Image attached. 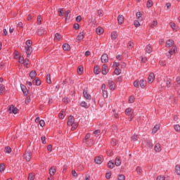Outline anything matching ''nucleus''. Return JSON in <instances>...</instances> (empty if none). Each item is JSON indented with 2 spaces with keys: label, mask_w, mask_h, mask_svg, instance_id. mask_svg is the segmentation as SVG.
<instances>
[{
  "label": "nucleus",
  "mask_w": 180,
  "mask_h": 180,
  "mask_svg": "<svg viewBox=\"0 0 180 180\" xmlns=\"http://www.w3.org/2000/svg\"><path fill=\"white\" fill-rule=\"evenodd\" d=\"M108 86L110 89V91H115V89H116V84L115 83V82H113V79H108Z\"/></svg>",
  "instance_id": "nucleus-1"
},
{
  "label": "nucleus",
  "mask_w": 180,
  "mask_h": 180,
  "mask_svg": "<svg viewBox=\"0 0 180 180\" xmlns=\"http://www.w3.org/2000/svg\"><path fill=\"white\" fill-rule=\"evenodd\" d=\"M8 112L9 113H13L14 115H18V113H19V110L18 109V108L13 105H11L8 109Z\"/></svg>",
  "instance_id": "nucleus-2"
},
{
  "label": "nucleus",
  "mask_w": 180,
  "mask_h": 180,
  "mask_svg": "<svg viewBox=\"0 0 180 180\" xmlns=\"http://www.w3.org/2000/svg\"><path fill=\"white\" fill-rule=\"evenodd\" d=\"M109 61V56H108L107 53H104L101 56V62L103 63H106Z\"/></svg>",
  "instance_id": "nucleus-3"
},
{
  "label": "nucleus",
  "mask_w": 180,
  "mask_h": 180,
  "mask_svg": "<svg viewBox=\"0 0 180 180\" xmlns=\"http://www.w3.org/2000/svg\"><path fill=\"white\" fill-rule=\"evenodd\" d=\"M144 143H146V147H147L148 148H153V142H151V141L148 139H145Z\"/></svg>",
  "instance_id": "nucleus-4"
},
{
  "label": "nucleus",
  "mask_w": 180,
  "mask_h": 180,
  "mask_svg": "<svg viewBox=\"0 0 180 180\" xmlns=\"http://www.w3.org/2000/svg\"><path fill=\"white\" fill-rule=\"evenodd\" d=\"M155 79V75H154V73H150L148 80L149 84H153L154 82V80Z\"/></svg>",
  "instance_id": "nucleus-5"
},
{
  "label": "nucleus",
  "mask_w": 180,
  "mask_h": 180,
  "mask_svg": "<svg viewBox=\"0 0 180 180\" xmlns=\"http://www.w3.org/2000/svg\"><path fill=\"white\" fill-rule=\"evenodd\" d=\"M169 26H170V27H172V30H174V32H178L179 27L176 25V24H175V22H169Z\"/></svg>",
  "instance_id": "nucleus-6"
},
{
  "label": "nucleus",
  "mask_w": 180,
  "mask_h": 180,
  "mask_svg": "<svg viewBox=\"0 0 180 180\" xmlns=\"http://www.w3.org/2000/svg\"><path fill=\"white\" fill-rule=\"evenodd\" d=\"M32 46H25V53L27 54V57H30V54H32Z\"/></svg>",
  "instance_id": "nucleus-7"
},
{
  "label": "nucleus",
  "mask_w": 180,
  "mask_h": 180,
  "mask_svg": "<svg viewBox=\"0 0 180 180\" xmlns=\"http://www.w3.org/2000/svg\"><path fill=\"white\" fill-rule=\"evenodd\" d=\"M75 122V119L74 118V117L72 116L69 117L68 121V126H72Z\"/></svg>",
  "instance_id": "nucleus-8"
},
{
  "label": "nucleus",
  "mask_w": 180,
  "mask_h": 180,
  "mask_svg": "<svg viewBox=\"0 0 180 180\" xmlns=\"http://www.w3.org/2000/svg\"><path fill=\"white\" fill-rule=\"evenodd\" d=\"M109 72V70H108V66L104 64L102 66V74L103 75H106V74H108V72Z\"/></svg>",
  "instance_id": "nucleus-9"
},
{
  "label": "nucleus",
  "mask_w": 180,
  "mask_h": 180,
  "mask_svg": "<svg viewBox=\"0 0 180 180\" xmlns=\"http://www.w3.org/2000/svg\"><path fill=\"white\" fill-rule=\"evenodd\" d=\"M20 87H21V90L23 93L24 96H27L28 93H27V89L26 88V86L23 84H21Z\"/></svg>",
  "instance_id": "nucleus-10"
},
{
  "label": "nucleus",
  "mask_w": 180,
  "mask_h": 180,
  "mask_svg": "<svg viewBox=\"0 0 180 180\" xmlns=\"http://www.w3.org/2000/svg\"><path fill=\"white\" fill-rule=\"evenodd\" d=\"M96 164H98L100 165L101 162H103V158L101 157V156H97L95 160H94Z\"/></svg>",
  "instance_id": "nucleus-11"
},
{
  "label": "nucleus",
  "mask_w": 180,
  "mask_h": 180,
  "mask_svg": "<svg viewBox=\"0 0 180 180\" xmlns=\"http://www.w3.org/2000/svg\"><path fill=\"white\" fill-rule=\"evenodd\" d=\"M117 21L119 25H122L123 22H124V17L122 15H119L117 17Z\"/></svg>",
  "instance_id": "nucleus-12"
},
{
  "label": "nucleus",
  "mask_w": 180,
  "mask_h": 180,
  "mask_svg": "<svg viewBox=\"0 0 180 180\" xmlns=\"http://www.w3.org/2000/svg\"><path fill=\"white\" fill-rule=\"evenodd\" d=\"M160 127H161V124H156V125L153 127V131H152V133H153V134H155V133H157V131H158V130H160Z\"/></svg>",
  "instance_id": "nucleus-13"
},
{
  "label": "nucleus",
  "mask_w": 180,
  "mask_h": 180,
  "mask_svg": "<svg viewBox=\"0 0 180 180\" xmlns=\"http://www.w3.org/2000/svg\"><path fill=\"white\" fill-rule=\"evenodd\" d=\"M32 84L33 85H36L37 86H39L41 85V82L38 78H36L32 81Z\"/></svg>",
  "instance_id": "nucleus-14"
},
{
  "label": "nucleus",
  "mask_w": 180,
  "mask_h": 180,
  "mask_svg": "<svg viewBox=\"0 0 180 180\" xmlns=\"http://www.w3.org/2000/svg\"><path fill=\"white\" fill-rule=\"evenodd\" d=\"M154 150L155 151V153H160L161 151V144L160 143H156L155 147H154Z\"/></svg>",
  "instance_id": "nucleus-15"
},
{
  "label": "nucleus",
  "mask_w": 180,
  "mask_h": 180,
  "mask_svg": "<svg viewBox=\"0 0 180 180\" xmlns=\"http://www.w3.org/2000/svg\"><path fill=\"white\" fill-rule=\"evenodd\" d=\"M83 95H84L85 99H86L87 101H91V95L89 94H88V91H84Z\"/></svg>",
  "instance_id": "nucleus-16"
},
{
  "label": "nucleus",
  "mask_w": 180,
  "mask_h": 180,
  "mask_svg": "<svg viewBox=\"0 0 180 180\" xmlns=\"http://www.w3.org/2000/svg\"><path fill=\"white\" fill-rule=\"evenodd\" d=\"M62 38H63V35H61L58 33H56L55 34L54 41H60V40H61Z\"/></svg>",
  "instance_id": "nucleus-17"
},
{
  "label": "nucleus",
  "mask_w": 180,
  "mask_h": 180,
  "mask_svg": "<svg viewBox=\"0 0 180 180\" xmlns=\"http://www.w3.org/2000/svg\"><path fill=\"white\" fill-rule=\"evenodd\" d=\"M32 157V153L30 152H26L25 154V158L26 161H30V158Z\"/></svg>",
  "instance_id": "nucleus-18"
},
{
  "label": "nucleus",
  "mask_w": 180,
  "mask_h": 180,
  "mask_svg": "<svg viewBox=\"0 0 180 180\" xmlns=\"http://www.w3.org/2000/svg\"><path fill=\"white\" fill-rule=\"evenodd\" d=\"M174 46V41L172 39H169L166 41V47H172Z\"/></svg>",
  "instance_id": "nucleus-19"
},
{
  "label": "nucleus",
  "mask_w": 180,
  "mask_h": 180,
  "mask_svg": "<svg viewBox=\"0 0 180 180\" xmlns=\"http://www.w3.org/2000/svg\"><path fill=\"white\" fill-rule=\"evenodd\" d=\"M84 39V34L82 32L79 33V34L77 37V41H78V43H79V41H81V40H82Z\"/></svg>",
  "instance_id": "nucleus-20"
},
{
  "label": "nucleus",
  "mask_w": 180,
  "mask_h": 180,
  "mask_svg": "<svg viewBox=\"0 0 180 180\" xmlns=\"http://www.w3.org/2000/svg\"><path fill=\"white\" fill-rule=\"evenodd\" d=\"M56 167H52L50 168L49 169V174L51 176H53L54 175V174H56Z\"/></svg>",
  "instance_id": "nucleus-21"
},
{
  "label": "nucleus",
  "mask_w": 180,
  "mask_h": 180,
  "mask_svg": "<svg viewBox=\"0 0 180 180\" xmlns=\"http://www.w3.org/2000/svg\"><path fill=\"white\" fill-rule=\"evenodd\" d=\"M86 146L89 147H91V146H94L95 144V141L94 139H89V141H86Z\"/></svg>",
  "instance_id": "nucleus-22"
},
{
  "label": "nucleus",
  "mask_w": 180,
  "mask_h": 180,
  "mask_svg": "<svg viewBox=\"0 0 180 180\" xmlns=\"http://www.w3.org/2000/svg\"><path fill=\"white\" fill-rule=\"evenodd\" d=\"M171 82H172V79L167 77L166 80V86L167 88L171 87Z\"/></svg>",
  "instance_id": "nucleus-23"
},
{
  "label": "nucleus",
  "mask_w": 180,
  "mask_h": 180,
  "mask_svg": "<svg viewBox=\"0 0 180 180\" xmlns=\"http://www.w3.org/2000/svg\"><path fill=\"white\" fill-rule=\"evenodd\" d=\"M103 32H104V30H103V28H102V27H98L96 30V32L98 34H102L103 33Z\"/></svg>",
  "instance_id": "nucleus-24"
},
{
  "label": "nucleus",
  "mask_w": 180,
  "mask_h": 180,
  "mask_svg": "<svg viewBox=\"0 0 180 180\" xmlns=\"http://www.w3.org/2000/svg\"><path fill=\"white\" fill-rule=\"evenodd\" d=\"M84 72V67L82 66H79L77 68V74L79 75H82V73Z\"/></svg>",
  "instance_id": "nucleus-25"
},
{
  "label": "nucleus",
  "mask_w": 180,
  "mask_h": 180,
  "mask_svg": "<svg viewBox=\"0 0 180 180\" xmlns=\"http://www.w3.org/2000/svg\"><path fill=\"white\" fill-rule=\"evenodd\" d=\"M115 164L116 167H120V165H122V161L120 160V159L119 158H115Z\"/></svg>",
  "instance_id": "nucleus-26"
},
{
  "label": "nucleus",
  "mask_w": 180,
  "mask_h": 180,
  "mask_svg": "<svg viewBox=\"0 0 180 180\" xmlns=\"http://www.w3.org/2000/svg\"><path fill=\"white\" fill-rule=\"evenodd\" d=\"M139 84H140L141 88H142V89L146 88V83L144 79H141L139 81Z\"/></svg>",
  "instance_id": "nucleus-27"
},
{
  "label": "nucleus",
  "mask_w": 180,
  "mask_h": 180,
  "mask_svg": "<svg viewBox=\"0 0 180 180\" xmlns=\"http://www.w3.org/2000/svg\"><path fill=\"white\" fill-rule=\"evenodd\" d=\"M125 113L127 116H131V113H133V110L131 108H128L125 110Z\"/></svg>",
  "instance_id": "nucleus-28"
},
{
  "label": "nucleus",
  "mask_w": 180,
  "mask_h": 180,
  "mask_svg": "<svg viewBox=\"0 0 180 180\" xmlns=\"http://www.w3.org/2000/svg\"><path fill=\"white\" fill-rule=\"evenodd\" d=\"M177 49L176 47H173L171 49V50L169 51V57L174 54V53H176Z\"/></svg>",
  "instance_id": "nucleus-29"
},
{
  "label": "nucleus",
  "mask_w": 180,
  "mask_h": 180,
  "mask_svg": "<svg viewBox=\"0 0 180 180\" xmlns=\"http://www.w3.org/2000/svg\"><path fill=\"white\" fill-rule=\"evenodd\" d=\"M63 49L65 51H68V50H70L71 49V47L70 46V44H64L63 45Z\"/></svg>",
  "instance_id": "nucleus-30"
},
{
  "label": "nucleus",
  "mask_w": 180,
  "mask_h": 180,
  "mask_svg": "<svg viewBox=\"0 0 180 180\" xmlns=\"http://www.w3.org/2000/svg\"><path fill=\"white\" fill-rule=\"evenodd\" d=\"M146 53H148V54H150V53H151V51H153V48L151 47V45L148 44L146 46Z\"/></svg>",
  "instance_id": "nucleus-31"
},
{
  "label": "nucleus",
  "mask_w": 180,
  "mask_h": 180,
  "mask_svg": "<svg viewBox=\"0 0 180 180\" xmlns=\"http://www.w3.org/2000/svg\"><path fill=\"white\" fill-rule=\"evenodd\" d=\"M80 105L82 107V108H85V109H88V108H89V104H88L85 101H82L81 103H80Z\"/></svg>",
  "instance_id": "nucleus-32"
},
{
  "label": "nucleus",
  "mask_w": 180,
  "mask_h": 180,
  "mask_svg": "<svg viewBox=\"0 0 180 180\" xmlns=\"http://www.w3.org/2000/svg\"><path fill=\"white\" fill-rule=\"evenodd\" d=\"M59 119H64L65 117V112L63 110H61L58 115Z\"/></svg>",
  "instance_id": "nucleus-33"
},
{
  "label": "nucleus",
  "mask_w": 180,
  "mask_h": 180,
  "mask_svg": "<svg viewBox=\"0 0 180 180\" xmlns=\"http://www.w3.org/2000/svg\"><path fill=\"white\" fill-rule=\"evenodd\" d=\"M94 74H96V75H98V74H100L101 72V69L99 68V66H96L94 69Z\"/></svg>",
  "instance_id": "nucleus-34"
},
{
  "label": "nucleus",
  "mask_w": 180,
  "mask_h": 180,
  "mask_svg": "<svg viewBox=\"0 0 180 180\" xmlns=\"http://www.w3.org/2000/svg\"><path fill=\"white\" fill-rule=\"evenodd\" d=\"M175 172H176V175H180V165H176L175 166Z\"/></svg>",
  "instance_id": "nucleus-35"
},
{
  "label": "nucleus",
  "mask_w": 180,
  "mask_h": 180,
  "mask_svg": "<svg viewBox=\"0 0 180 180\" xmlns=\"http://www.w3.org/2000/svg\"><path fill=\"white\" fill-rule=\"evenodd\" d=\"M37 75L36 74V72L34 70H32L30 72V77L32 78V79H33V78H36V76Z\"/></svg>",
  "instance_id": "nucleus-36"
},
{
  "label": "nucleus",
  "mask_w": 180,
  "mask_h": 180,
  "mask_svg": "<svg viewBox=\"0 0 180 180\" xmlns=\"http://www.w3.org/2000/svg\"><path fill=\"white\" fill-rule=\"evenodd\" d=\"M108 168H110L111 169H112V168L115 167V163L113 162V161L112 160L109 161L108 163Z\"/></svg>",
  "instance_id": "nucleus-37"
},
{
  "label": "nucleus",
  "mask_w": 180,
  "mask_h": 180,
  "mask_svg": "<svg viewBox=\"0 0 180 180\" xmlns=\"http://www.w3.org/2000/svg\"><path fill=\"white\" fill-rule=\"evenodd\" d=\"M111 39L112 40H116V39H117V33L116 32H112L111 33Z\"/></svg>",
  "instance_id": "nucleus-38"
},
{
  "label": "nucleus",
  "mask_w": 180,
  "mask_h": 180,
  "mask_svg": "<svg viewBox=\"0 0 180 180\" xmlns=\"http://www.w3.org/2000/svg\"><path fill=\"white\" fill-rule=\"evenodd\" d=\"M114 72L115 75H120V74H122V70H120L119 68H116Z\"/></svg>",
  "instance_id": "nucleus-39"
},
{
  "label": "nucleus",
  "mask_w": 180,
  "mask_h": 180,
  "mask_svg": "<svg viewBox=\"0 0 180 180\" xmlns=\"http://www.w3.org/2000/svg\"><path fill=\"white\" fill-rule=\"evenodd\" d=\"M4 92H5V86L0 84V95H4Z\"/></svg>",
  "instance_id": "nucleus-40"
},
{
  "label": "nucleus",
  "mask_w": 180,
  "mask_h": 180,
  "mask_svg": "<svg viewBox=\"0 0 180 180\" xmlns=\"http://www.w3.org/2000/svg\"><path fill=\"white\" fill-rule=\"evenodd\" d=\"M4 151H5V153H6V154H11V153H12V149L11 148V147L6 146L5 148Z\"/></svg>",
  "instance_id": "nucleus-41"
},
{
  "label": "nucleus",
  "mask_w": 180,
  "mask_h": 180,
  "mask_svg": "<svg viewBox=\"0 0 180 180\" xmlns=\"http://www.w3.org/2000/svg\"><path fill=\"white\" fill-rule=\"evenodd\" d=\"M136 171L138 175H141V174H143V169L140 167H137L136 169Z\"/></svg>",
  "instance_id": "nucleus-42"
},
{
  "label": "nucleus",
  "mask_w": 180,
  "mask_h": 180,
  "mask_svg": "<svg viewBox=\"0 0 180 180\" xmlns=\"http://www.w3.org/2000/svg\"><path fill=\"white\" fill-rule=\"evenodd\" d=\"M46 82L47 84H51V75L50 74L46 75Z\"/></svg>",
  "instance_id": "nucleus-43"
},
{
  "label": "nucleus",
  "mask_w": 180,
  "mask_h": 180,
  "mask_svg": "<svg viewBox=\"0 0 180 180\" xmlns=\"http://www.w3.org/2000/svg\"><path fill=\"white\" fill-rule=\"evenodd\" d=\"M43 20V18H41V15H38L37 17V25H41V21Z\"/></svg>",
  "instance_id": "nucleus-44"
},
{
  "label": "nucleus",
  "mask_w": 180,
  "mask_h": 180,
  "mask_svg": "<svg viewBox=\"0 0 180 180\" xmlns=\"http://www.w3.org/2000/svg\"><path fill=\"white\" fill-rule=\"evenodd\" d=\"M5 171V165L4 163L0 164V172L2 174Z\"/></svg>",
  "instance_id": "nucleus-45"
},
{
  "label": "nucleus",
  "mask_w": 180,
  "mask_h": 180,
  "mask_svg": "<svg viewBox=\"0 0 180 180\" xmlns=\"http://www.w3.org/2000/svg\"><path fill=\"white\" fill-rule=\"evenodd\" d=\"M134 25L135 26V27H140L141 24L140 22H139V20H135L134 22Z\"/></svg>",
  "instance_id": "nucleus-46"
},
{
  "label": "nucleus",
  "mask_w": 180,
  "mask_h": 180,
  "mask_svg": "<svg viewBox=\"0 0 180 180\" xmlns=\"http://www.w3.org/2000/svg\"><path fill=\"white\" fill-rule=\"evenodd\" d=\"M70 13H71V11L68 10L65 13V19H70Z\"/></svg>",
  "instance_id": "nucleus-47"
},
{
  "label": "nucleus",
  "mask_w": 180,
  "mask_h": 180,
  "mask_svg": "<svg viewBox=\"0 0 180 180\" xmlns=\"http://www.w3.org/2000/svg\"><path fill=\"white\" fill-rule=\"evenodd\" d=\"M136 18L139 19V20H143V18H141V12H137L136 13Z\"/></svg>",
  "instance_id": "nucleus-48"
},
{
  "label": "nucleus",
  "mask_w": 180,
  "mask_h": 180,
  "mask_svg": "<svg viewBox=\"0 0 180 180\" xmlns=\"http://www.w3.org/2000/svg\"><path fill=\"white\" fill-rule=\"evenodd\" d=\"M158 25V22L157 20H153L150 25V27H155Z\"/></svg>",
  "instance_id": "nucleus-49"
},
{
  "label": "nucleus",
  "mask_w": 180,
  "mask_h": 180,
  "mask_svg": "<svg viewBox=\"0 0 180 180\" xmlns=\"http://www.w3.org/2000/svg\"><path fill=\"white\" fill-rule=\"evenodd\" d=\"M93 134H94L96 136V137H98V136H99V134H101V130L97 129V130L94 131L93 132Z\"/></svg>",
  "instance_id": "nucleus-50"
},
{
  "label": "nucleus",
  "mask_w": 180,
  "mask_h": 180,
  "mask_svg": "<svg viewBox=\"0 0 180 180\" xmlns=\"http://www.w3.org/2000/svg\"><path fill=\"white\" fill-rule=\"evenodd\" d=\"M174 130L176 131H177V133H179V131H180V125L179 124L174 125Z\"/></svg>",
  "instance_id": "nucleus-51"
},
{
  "label": "nucleus",
  "mask_w": 180,
  "mask_h": 180,
  "mask_svg": "<svg viewBox=\"0 0 180 180\" xmlns=\"http://www.w3.org/2000/svg\"><path fill=\"white\" fill-rule=\"evenodd\" d=\"M28 180H34V174H33V173L29 174Z\"/></svg>",
  "instance_id": "nucleus-52"
},
{
  "label": "nucleus",
  "mask_w": 180,
  "mask_h": 180,
  "mask_svg": "<svg viewBox=\"0 0 180 180\" xmlns=\"http://www.w3.org/2000/svg\"><path fill=\"white\" fill-rule=\"evenodd\" d=\"M134 86H135V88H139L140 86L139 80H136L134 82Z\"/></svg>",
  "instance_id": "nucleus-53"
},
{
  "label": "nucleus",
  "mask_w": 180,
  "mask_h": 180,
  "mask_svg": "<svg viewBox=\"0 0 180 180\" xmlns=\"http://www.w3.org/2000/svg\"><path fill=\"white\" fill-rule=\"evenodd\" d=\"M153 6V1L149 0L147 2V8H151Z\"/></svg>",
  "instance_id": "nucleus-54"
},
{
  "label": "nucleus",
  "mask_w": 180,
  "mask_h": 180,
  "mask_svg": "<svg viewBox=\"0 0 180 180\" xmlns=\"http://www.w3.org/2000/svg\"><path fill=\"white\" fill-rule=\"evenodd\" d=\"M24 61H25V58H23V56H20V58L18 59V62L20 64H23Z\"/></svg>",
  "instance_id": "nucleus-55"
},
{
  "label": "nucleus",
  "mask_w": 180,
  "mask_h": 180,
  "mask_svg": "<svg viewBox=\"0 0 180 180\" xmlns=\"http://www.w3.org/2000/svg\"><path fill=\"white\" fill-rule=\"evenodd\" d=\"M126 179V176L123 174H120L118 175V180H124Z\"/></svg>",
  "instance_id": "nucleus-56"
},
{
  "label": "nucleus",
  "mask_w": 180,
  "mask_h": 180,
  "mask_svg": "<svg viewBox=\"0 0 180 180\" xmlns=\"http://www.w3.org/2000/svg\"><path fill=\"white\" fill-rule=\"evenodd\" d=\"M29 59L27 58H25L24 60V62L22 63V64H24L25 67H27V65H29Z\"/></svg>",
  "instance_id": "nucleus-57"
},
{
  "label": "nucleus",
  "mask_w": 180,
  "mask_h": 180,
  "mask_svg": "<svg viewBox=\"0 0 180 180\" xmlns=\"http://www.w3.org/2000/svg\"><path fill=\"white\" fill-rule=\"evenodd\" d=\"M26 46H25V47H32V41L28 39V40L26 41Z\"/></svg>",
  "instance_id": "nucleus-58"
},
{
  "label": "nucleus",
  "mask_w": 180,
  "mask_h": 180,
  "mask_svg": "<svg viewBox=\"0 0 180 180\" xmlns=\"http://www.w3.org/2000/svg\"><path fill=\"white\" fill-rule=\"evenodd\" d=\"M97 13H98V15L100 17L103 16V10H98Z\"/></svg>",
  "instance_id": "nucleus-59"
},
{
  "label": "nucleus",
  "mask_w": 180,
  "mask_h": 180,
  "mask_svg": "<svg viewBox=\"0 0 180 180\" xmlns=\"http://www.w3.org/2000/svg\"><path fill=\"white\" fill-rule=\"evenodd\" d=\"M134 46V44L133 42L129 41V42L128 43V47H129V49H133Z\"/></svg>",
  "instance_id": "nucleus-60"
},
{
  "label": "nucleus",
  "mask_w": 180,
  "mask_h": 180,
  "mask_svg": "<svg viewBox=\"0 0 180 180\" xmlns=\"http://www.w3.org/2000/svg\"><path fill=\"white\" fill-rule=\"evenodd\" d=\"M34 15H33V14H29L28 15V17H27V20L29 21V22H30V20H32V19H33V17H34Z\"/></svg>",
  "instance_id": "nucleus-61"
},
{
  "label": "nucleus",
  "mask_w": 180,
  "mask_h": 180,
  "mask_svg": "<svg viewBox=\"0 0 180 180\" xmlns=\"http://www.w3.org/2000/svg\"><path fill=\"white\" fill-rule=\"evenodd\" d=\"M41 140L42 144H46V136H41Z\"/></svg>",
  "instance_id": "nucleus-62"
},
{
  "label": "nucleus",
  "mask_w": 180,
  "mask_h": 180,
  "mask_svg": "<svg viewBox=\"0 0 180 180\" xmlns=\"http://www.w3.org/2000/svg\"><path fill=\"white\" fill-rule=\"evenodd\" d=\"M165 176H158L156 179V180H165Z\"/></svg>",
  "instance_id": "nucleus-63"
},
{
  "label": "nucleus",
  "mask_w": 180,
  "mask_h": 180,
  "mask_svg": "<svg viewBox=\"0 0 180 180\" xmlns=\"http://www.w3.org/2000/svg\"><path fill=\"white\" fill-rule=\"evenodd\" d=\"M103 98H108V91H103Z\"/></svg>",
  "instance_id": "nucleus-64"
}]
</instances>
